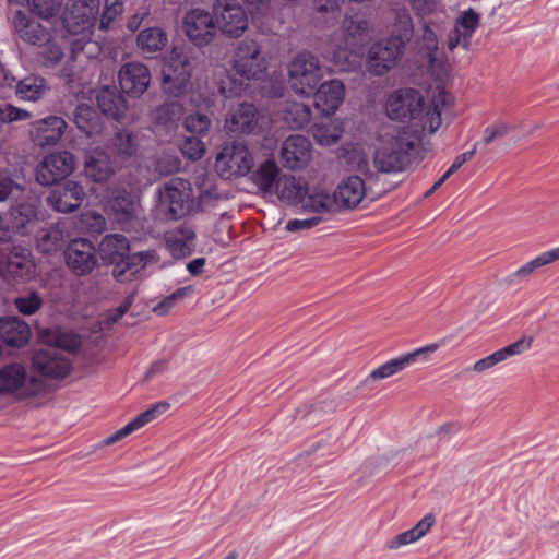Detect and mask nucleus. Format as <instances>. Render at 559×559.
<instances>
[{
  "mask_svg": "<svg viewBox=\"0 0 559 559\" xmlns=\"http://www.w3.org/2000/svg\"><path fill=\"white\" fill-rule=\"evenodd\" d=\"M321 222H322V218L318 215L310 217V218H305V219H298V218L289 219L286 224V229L288 231L295 233V231H299L301 229H309L313 226H317Z\"/></svg>",
  "mask_w": 559,
  "mask_h": 559,
  "instance_id": "obj_62",
  "label": "nucleus"
},
{
  "mask_svg": "<svg viewBox=\"0 0 559 559\" xmlns=\"http://www.w3.org/2000/svg\"><path fill=\"white\" fill-rule=\"evenodd\" d=\"M14 306L24 316H32L43 306V299L37 292H31L27 295L16 297Z\"/></svg>",
  "mask_w": 559,
  "mask_h": 559,
  "instance_id": "obj_47",
  "label": "nucleus"
},
{
  "mask_svg": "<svg viewBox=\"0 0 559 559\" xmlns=\"http://www.w3.org/2000/svg\"><path fill=\"white\" fill-rule=\"evenodd\" d=\"M35 272V264L26 249L15 248L0 261V275L4 278L27 281Z\"/></svg>",
  "mask_w": 559,
  "mask_h": 559,
  "instance_id": "obj_19",
  "label": "nucleus"
},
{
  "mask_svg": "<svg viewBox=\"0 0 559 559\" xmlns=\"http://www.w3.org/2000/svg\"><path fill=\"white\" fill-rule=\"evenodd\" d=\"M96 100L98 108L108 118L120 121L124 117L127 111L126 100L115 91L108 87L102 88L96 95Z\"/></svg>",
  "mask_w": 559,
  "mask_h": 559,
  "instance_id": "obj_35",
  "label": "nucleus"
},
{
  "mask_svg": "<svg viewBox=\"0 0 559 559\" xmlns=\"http://www.w3.org/2000/svg\"><path fill=\"white\" fill-rule=\"evenodd\" d=\"M479 14L473 9L465 10L457 19L455 26L463 33V48L468 49L471 39L479 25Z\"/></svg>",
  "mask_w": 559,
  "mask_h": 559,
  "instance_id": "obj_43",
  "label": "nucleus"
},
{
  "mask_svg": "<svg viewBox=\"0 0 559 559\" xmlns=\"http://www.w3.org/2000/svg\"><path fill=\"white\" fill-rule=\"evenodd\" d=\"M368 194V188L359 176H349L336 188L333 198L337 206L354 209Z\"/></svg>",
  "mask_w": 559,
  "mask_h": 559,
  "instance_id": "obj_23",
  "label": "nucleus"
},
{
  "mask_svg": "<svg viewBox=\"0 0 559 559\" xmlns=\"http://www.w3.org/2000/svg\"><path fill=\"white\" fill-rule=\"evenodd\" d=\"M423 52L427 58L432 73H442L445 70V58L439 50L437 35L429 28H426L423 36Z\"/></svg>",
  "mask_w": 559,
  "mask_h": 559,
  "instance_id": "obj_38",
  "label": "nucleus"
},
{
  "mask_svg": "<svg viewBox=\"0 0 559 559\" xmlns=\"http://www.w3.org/2000/svg\"><path fill=\"white\" fill-rule=\"evenodd\" d=\"M181 152L189 159H200L205 153V145L198 136H188L181 144Z\"/></svg>",
  "mask_w": 559,
  "mask_h": 559,
  "instance_id": "obj_53",
  "label": "nucleus"
},
{
  "mask_svg": "<svg viewBox=\"0 0 559 559\" xmlns=\"http://www.w3.org/2000/svg\"><path fill=\"white\" fill-rule=\"evenodd\" d=\"M31 117V112L25 109L15 107L11 104L0 105V123L23 121Z\"/></svg>",
  "mask_w": 559,
  "mask_h": 559,
  "instance_id": "obj_51",
  "label": "nucleus"
},
{
  "mask_svg": "<svg viewBox=\"0 0 559 559\" xmlns=\"http://www.w3.org/2000/svg\"><path fill=\"white\" fill-rule=\"evenodd\" d=\"M334 199L332 200L328 194H313L307 195L301 206L313 211L314 213L330 212L333 207Z\"/></svg>",
  "mask_w": 559,
  "mask_h": 559,
  "instance_id": "obj_50",
  "label": "nucleus"
},
{
  "mask_svg": "<svg viewBox=\"0 0 559 559\" xmlns=\"http://www.w3.org/2000/svg\"><path fill=\"white\" fill-rule=\"evenodd\" d=\"M213 11L217 27L229 37L237 38L247 29V14L237 0H216Z\"/></svg>",
  "mask_w": 559,
  "mask_h": 559,
  "instance_id": "obj_9",
  "label": "nucleus"
},
{
  "mask_svg": "<svg viewBox=\"0 0 559 559\" xmlns=\"http://www.w3.org/2000/svg\"><path fill=\"white\" fill-rule=\"evenodd\" d=\"M66 264L76 276L90 274L97 264L96 249L84 238L73 239L64 250Z\"/></svg>",
  "mask_w": 559,
  "mask_h": 559,
  "instance_id": "obj_11",
  "label": "nucleus"
},
{
  "mask_svg": "<svg viewBox=\"0 0 559 559\" xmlns=\"http://www.w3.org/2000/svg\"><path fill=\"white\" fill-rule=\"evenodd\" d=\"M314 93V105L325 116L336 111L345 95L344 84L340 80H330L320 84Z\"/></svg>",
  "mask_w": 559,
  "mask_h": 559,
  "instance_id": "obj_22",
  "label": "nucleus"
},
{
  "mask_svg": "<svg viewBox=\"0 0 559 559\" xmlns=\"http://www.w3.org/2000/svg\"><path fill=\"white\" fill-rule=\"evenodd\" d=\"M312 134L320 145L330 146L340 140L342 130L333 123H320L314 124Z\"/></svg>",
  "mask_w": 559,
  "mask_h": 559,
  "instance_id": "obj_44",
  "label": "nucleus"
},
{
  "mask_svg": "<svg viewBox=\"0 0 559 559\" xmlns=\"http://www.w3.org/2000/svg\"><path fill=\"white\" fill-rule=\"evenodd\" d=\"M253 167V157L247 145L240 142L227 144L218 153L215 170L224 179L246 176Z\"/></svg>",
  "mask_w": 559,
  "mask_h": 559,
  "instance_id": "obj_6",
  "label": "nucleus"
},
{
  "mask_svg": "<svg viewBox=\"0 0 559 559\" xmlns=\"http://www.w3.org/2000/svg\"><path fill=\"white\" fill-rule=\"evenodd\" d=\"M191 66L187 58H171L163 68V90L171 97H179L190 87Z\"/></svg>",
  "mask_w": 559,
  "mask_h": 559,
  "instance_id": "obj_12",
  "label": "nucleus"
},
{
  "mask_svg": "<svg viewBox=\"0 0 559 559\" xmlns=\"http://www.w3.org/2000/svg\"><path fill=\"white\" fill-rule=\"evenodd\" d=\"M405 43L401 36H391L373 44L368 53V70L373 75H383L402 57Z\"/></svg>",
  "mask_w": 559,
  "mask_h": 559,
  "instance_id": "obj_7",
  "label": "nucleus"
},
{
  "mask_svg": "<svg viewBox=\"0 0 559 559\" xmlns=\"http://www.w3.org/2000/svg\"><path fill=\"white\" fill-rule=\"evenodd\" d=\"M437 348L436 345L418 348L412 353H407L394 359H391L378 368H376L369 376V379L379 381L386 378H390L402 370L406 369L408 366L414 364L418 357L424 355L427 352H433Z\"/></svg>",
  "mask_w": 559,
  "mask_h": 559,
  "instance_id": "obj_26",
  "label": "nucleus"
},
{
  "mask_svg": "<svg viewBox=\"0 0 559 559\" xmlns=\"http://www.w3.org/2000/svg\"><path fill=\"white\" fill-rule=\"evenodd\" d=\"M512 129L513 127L503 120L495 121L485 128L481 140L478 142L480 143L479 147H487L491 145L493 142L506 136Z\"/></svg>",
  "mask_w": 559,
  "mask_h": 559,
  "instance_id": "obj_45",
  "label": "nucleus"
},
{
  "mask_svg": "<svg viewBox=\"0 0 559 559\" xmlns=\"http://www.w3.org/2000/svg\"><path fill=\"white\" fill-rule=\"evenodd\" d=\"M216 21L210 12L202 9H193L183 20V29L189 39L197 46L207 44L214 36Z\"/></svg>",
  "mask_w": 559,
  "mask_h": 559,
  "instance_id": "obj_14",
  "label": "nucleus"
},
{
  "mask_svg": "<svg viewBox=\"0 0 559 559\" xmlns=\"http://www.w3.org/2000/svg\"><path fill=\"white\" fill-rule=\"evenodd\" d=\"M418 139L407 132H401L386 145L374 153V165L381 173H397L409 164Z\"/></svg>",
  "mask_w": 559,
  "mask_h": 559,
  "instance_id": "obj_2",
  "label": "nucleus"
},
{
  "mask_svg": "<svg viewBox=\"0 0 559 559\" xmlns=\"http://www.w3.org/2000/svg\"><path fill=\"white\" fill-rule=\"evenodd\" d=\"M546 263L542 257V254L537 255L535 259L528 261L524 265H522L519 270H516L512 275H510V283L520 282L525 277L531 276L538 267L545 266Z\"/></svg>",
  "mask_w": 559,
  "mask_h": 559,
  "instance_id": "obj_55",
  "label": "nucleus"
},
{
  "mask_svg": "<svg viewBox=\"0 0 559 559\" xmlns=\"http://www.w3.org/2000/svg\"><path fill=\"white\" fill-rule=\"evenodd\" d=\"M266 68V59L261 55L257 41L245 39L239 43L234 57V70L237 74L248 80H257Z\"/></svg>",
  "mask_w": 559,
  "mask_h": 559,
  "instance_id": "obj_8",
  "label": "nucleus"
},
{
  "mask_svg": "<svg viewBox=\"0 0 559 559\" xmlns=\"http://www.w3.org/2000/svg\"><path fill=\"white\" fill-rule=\"evenodd\" d=\"M191 292H192V288L190 286L178 288L170 296H168L163 301L157 304L154 307V311L159 316L165 314L173 307L176 299L183 298L185 296L189 295Z\"/></svg>",
  "mask_w": 559,
  "mask_h": 559,
  "instance_id": "obj_58",
  "label": "nucleus"
},
{
  "mask_svg": "<svg viewBox=\"0 0 559 559\" xmlns=\"http://www.w3.org/2000/svg\"><path fill=\"white\" fill-rule=\"evenodd\" d=\"M102 259L117 265L130 251V243L126 236L120 234L106 235L99 245Z\"/></svg>",
  "mask_w": 559,
  "mask_h": 559,
  "instance_id": "obj_31",
  "label": "nucleus"
},
{
  "mask_svg": "<svg viewBox=\"0 0 559 559\" xmlns=\"http://www.w3.org/2000/svg\"><path fill=\"white\" fill-rule=\"evenodd\" d=\"M159 207L169 219L186 216L192 204V189L188 180L171 178L157 188Z\"/></svg>",
  "mask_w": 559,
  "mask_h": 559,
  "instance_id": "obj_3",
  "label": "nucleus"
},
{
  "mask_svg": "<svg viewBox=\"0 0 559 559\" xmlns=\"http://www.w3.org/2000/svg\"><path fill=\"white\" fill-rule=\"evenodd\" d=\"M531 346V341H525L524 338L514 342L513 344H510L491 355L481 358L477 360L474 366L473 370L476 372H483L485 370H488L492 368L493 366L498 365L499 362H502L507 360L509 357L520 355L525 349H527Z\"/></svg>",
  "mask_w": 559,
  "mask_h": 559,
  "instance_id": "obj_34",
  "label": "nucleus"
},
{
  "mask_svg": "<svg viewBox=\"0 0 559 559\" xmlns=\"http://www.w3.org/2000/svg\"><path fill=\"white\" fill-rule=\"evenodd\" d=\"M75 167L74 156L69 152L52 153L36 167V180L43 186L55 185L68 177Z\"/></svg>",
  "mask_w": 559,
  "mask_h": 559,
  "instance_id": "obj_10",
  "label": "nucleus"
},
{
  "mask_svg": "<svg viewBox=\"0 0 559 559\" xmlns=\"http://www.w3.org/2000/svg\"><path fill=\"white\" fill-rule=\"evenodd\" d=\"M46 47L41 52V58L46 67H53L59 63L63 58V50L57 43L48 41L45 43Z\"/></svg>",
  "mask_w": 559,
  "mask_h": 559,
  "instance_id": "obj_56",
  "label": "nucleus"
},
{
  "mask_svg": "<svg viewBox=\"0 0 559 559\" xmlns=\"http://www.w3.org/2000/svg\"><path fill=\"white\" fill-rule=\"evenodd\" d=\"M183 126L190 133L202 134L209 130L211 126V119L204 114L195 112L188 115L185 118Z\"/></svg>",
  "mask_w": 559,
  "mask_h": 559,
  "instance_id": "obj_49",
  "label": "nucleus"
},
{
  "mask_svg": "<svg viewBox=\"0 0 559 559\" xmlns=\"http://www.w3.org/2000/svg\"><path fill=\"white\" fill-rule=\"evenodd\" d=\"M43 383L35 377H28L25 367L12 362L0 368V395L25 400L38 394Z\"/></svg>",
  "mask_w": 559,
  "mask_h": 559,
  "instance_id": "obj_4",
  "label": "nucleus"
},
{
  "mask_svg": "<svg viewBox=\"0 0 559 559\" xmlns=\"http://www.w3.org/2000/svg\"><path fill=\"white\" fill-rule=\"evenodd\" d=\"M170 405L167 402H158L148 409L140 413L138 416L143 423V425H146L151 423L152 420L156 419L158 416L164 414L169 409Z\"/></svg>",
  "mask_w": 559,
  "mask_h": 559,
  "instance_id": "obj_61",
  "label": "nucleus"
},
{
  "mask_svg": "<svg viewBox=\"0 0 559 559\" xmlns=\"http://www.w3.org/2000/svg\"><path fill=\"white\" fill-rule=\"evenodd\" d=\"M62 242V233L56 227H49L43 230L37 240V247L43 253H50L61 248Z\"/></svg>",
  "mask_w": 559,
  "mask_h": 559,
  "instance_id": "obj_46",
  "label": "nucleus"
},
{
  "mask_svg": "<svg viewBox=\"0 0 559 559\" xmlns=\"http://www.w3.org/2000/svg\"><path fill=\"white\" fill-rule=\"evenodd\" d=\"M450 96L443 88H437L428 107L421 93L405 87L392 92L385 103V111L391 120L415 121L421 130L435 133L442 123V111L449 106Z\"/></svg>",
  "mask_w": 559,
  "mask_h": 559,
  "instance_id": "obj_1",
  "label": "nucleus"
},
{
  "mask_svg": "<svg viewBox=\"0 0 559 559\" xmlns=\"http://www.w3.org/2000/svg\"><path fill=\"white\" fill-rule=\"evenodd\" d=\"M31 337L29 325L16 318L8 317L0 319V338L11 347H22L27 344Z\"/></svg>",
  "mask_w": 559,
  "mask_h": 559,
  "instance_id": "obj_27",
  "label": "nucleus"
},
{
  "mask_svg": "<svg viewBox=\"0 0 559 559\" xmlns=\"http://www.w3.org/2000/svg\"><path fill=\"white\" fill-rule=\"evenodd\" d=\"M33 367L40 376L51 379H63L71 370L70 361L58 347L37 350L33 357Z\"/></svg>",
  "mask_w": 559,
  "mask_h": 559,
  "instance_id": "obj_13",
  "label": "nucleus"
},
{
  "mask_svg": "<svg viewBox=\"0 0 559 559\" xmlns=\"http://www.w3.org/2000/svg\"><path fill=\"white\" fill-rule=\"evenodd\" d=\"M412 8L421 17L431 14L437 8V0H413Z\"/></svg>",
  "mask_w": 559,
  "mask_h": 559,
  "instance_id": "obj_64",
  "label": "nucleus"
},
{
  "mask_svg": "<svg viewBox=\"0 0 559 559\" xmlns=\"http://www.w3.org/2000/svg\"><path fill=\"white\" fill-rule=\"evenodd\" d=\"M167 41L166 34L158 27H148L139 33L136 43L143 53L160 51Z\"/></svg>",
  "mask_w": 559,
  "mask_h": 559,
  "instance_id": "obj_40",
  "label": "nucleus"
},
{
  "mask_svg": "<svg viewBox=\"0 0 559 559\" xmlns=\"http://www.w3.org/2000/svg\"><path fill=\"white\" fill-rule=\"evenodd\" d=\"M67 122L58 116H48L32 123L29 136L39 147L56 145L64 133Z\"/></svg>",
  "mask_w": 559,
  "mask_h": 559,
  "instance_id": "obj_18",
  "label": "nucleus"
},
{
  "mask_svg": "<svg viewBox=\"0 0 559 559\" xmlns=\"http://www.w3.org/2000/svg\"><path fill=\"white\" fill-rule=\"evenodd\" d=\"M48 90L46 80L37 75H27L15 85V95L21 100L37 102L44 97Z\"/></svg>",
  "mask_w": 559,
  "mask_h": 559,
  "instance_id": "obj_37",
  "label": "nucleus"
},
{
  "mask_svg": "<svg viewBox=\"0 0 559 559\" xmlns=\"http://www.w3.org/2000/svg\"><path fill=\"white\" fill-rule=\"evenodd\" d=\"M13 25L19 37L28 45L41 46L51 38L48 28L22 11L16 12L13 19Z\"/></svg>",
  "mask_w": 559,
  "mask_h": 559,
  "instance_id": "obj_21",
  "label": "nucleus"
},
{
  "mask_svg": "<svg viewBox=\"0 0 559 559\" xmlns=\"http://www.w3.org/2000/svg\"><path fill=\"white\" fill-rule=\"evenodd\" d=\"M138 141L135 135L128 130L118 131L111 139V153L121 160H126L136 154Z\"/></svg>",
  "mask_w": 559,
  "mask_h": 559,
  "instance_id": "obj_39",
  "label": "nucleus"
},
{
  "mask_svg": "<svg viewBox=\"0 0 559 559\" xmlns=\"http://www.w3.org/2000/svg\"><path fill=\"white\" fill-rule=\"evenodd\" d=\"M27 4L34 14L45 20L55 16L60 7L57 0H27Z\"/></svg>",
  "mask_w": 559,
  "mask_h": 559,
  "instance_id": "obj_48",
  "label": "nucleus"
},
{
  "mask_svg": "<svg viewBox=\"0 0 559 559\" xmlns=\"http://www.w3.org/2000/svg\"><path fill=\"white\" fill-rule=\"evenodd\" d=\"M114 217L121 226L128 224L135 217L136 202L132 193L122 191L116 194L109 202Z\"/></svg>",
  "mask_w": 559,
  "mask_h": 559,
  "instance_id": "obj_36",
  "label": "nucleus"
},
{
  "mask_svg": "<svg viewBox=\"0 0 559 559\" xmlns=\"http://www.w3.org/2000/svg\"><path fill=\"white\" fill-rule=\"evenodd\" d=\"M281 159L288 169H300L308 165L312 155V145L304 135H290L282 144Z\"/></svg>",
  "mask_w": 559,
  "mask_h": 559,
  "instance_id": "obj_15",
  "label": "nucleus"
},
{
  "mask_svg": "<svg viewBox=\"0 0 559 559\" xmlns=\"http://www.w3.org/2000/svg\"><path fill=\"white\" fill-rule=\"evenodd\" d=\"M289 84L295 93L310 96L317 90L322 70L317 57L310 53H300L289 64Z\"/></svg>",
  "mask_w": 559,
  "mask_h": 559,
  "instance_id": "obj_5",
  "label": "nucleus"
},
{
  "mask_svg": "<svg viewBox=\"0 0 559 559\" xmlns=\"http://www.w3.org/2000/svg\"><path fill=\"white\" fill-rule=\"evenodd\" d=\"M275 192L278 198L287 204L300 205L304 204L308 195V185L301 178L285 175L280 178L275 187Z\"/></svg>",
  "mask_w": 559,
  "mask_h": 559,
  "instance_id": "obj_29",
  "label": "nucleus"
},
{
  "mask_svg": "<svg viewBox=\"0 0 559 559\" xmlns=\"http://www.w3.org/2000/svg\"><path fill=\"white\" fill-rule=\"evenodd\" d=\"M153 257V251H141L133 254H129L128 252L123 260L114 266L112 275L119 282L129 281L140 270L144 269Z\"/></svg>",
  "mask_w": 559,
  "mask_h": 559,
  "instance_id": "obj_30",
  "label": "nucleus"
},
{
  "mask_svg": "<svg viewBox=\"0 0 559 559\" xmlns=\"http://www.w3.org/2000/svg\"><path fill=\"white\" fill-rule=\"evenodd\" d=\"M166 246L176 259L190 255L195 247V233L190 227H181L168 235Z\"/></svg>",
  "mask_w": 559,
  "mask_h": 559,
  "instance_id": "obj_32",
  "label": "nucleus"
},
{
  "mask_svg": "<svg viewBox=\"0 0 559 559\" xmlns=\"http://www.w3.org/2000/svg\"><path fill=\"white\" fill-rule=\"evenodd\" d=\"M85 198L84 188L73 180L51 190L47 201L51 207L61 213H71L80 207Z\"/></svg>",
  "mask_w": 559,
  "mask_h": 559,
  "instance_id": "obj_17",
  "label": "nucleus"
},
{
  "mask_svg": "<svg viewBox=\"0 0 559 559\" xmlns=\"http://www.w3.org/2000/svg\"><path fill=\"white\" fill-rule=\"evenodd\" d=\"M122 11L123 7L119 0H106L105 10L99 23L100 29H108L110 24L122 13Z\"/></svg>",
  "mask_w": 559,
  "mask_h": 559,
  "instance_id": "obj_54",
  "label": "nucleus"
},
{
  "mask_svg": "<svg viewBox=\"0 0 559 559\" xmlns=\"http://www.w3.org/2000/svg\"><path fill=\"white\" fill-rule=\"evenodd\" d=\"M84 173L95 182H105L114 175L115 166L107 153L95 150L85 157Z\"/></svg>",
  "mask_w": 559,
  "mask_h": 559,
  "instance_id": "obj_28",
  "label": "nucleus"
},
{
  "mask_svg": "<svg viewBox=\"0 0 559 559\" xmlns=\"http://www.w3.org/2000/svg\"><path fill=\"white\" fill-rule=\"evenodd\" d=\"M73 121L78 129L87 136L99 134L103 130L100 115L94 107L87 104H79L75 107Z\"/></svg>",
  "mask_w": 559,
  "mask_h": 559,
  "instance_id": "obj_33",
  "label": "nucleus"
},
{
  "mask_svg": "<svg viewBox=\"0 0 559 559\" xmlns=\"http://www.w3.org/2000/svg\"><path fill=\"white\" fill-rule=\"evenodd\" d=\"M250 181L263 195H271L281 178V169L273 158H265L250 170Z\"/></svg>",
  "mask_w": 559,
  "mask_h": 559,
  "instance_id": "obj_24",
  "label": "nucleus"
},
{
  "mask_svg": "<svg viewBox=\"0 0 559 559\" xmlns=\"http://www.w3.org/2000/svg\"><path fill=\"white\" fill-rule=\"evenodd\" d=\"M94 10L84 0H74L67 7L62 23L71 34H79L92 25Z\"/></svg>",
  "mask_w": 559,
  "mask_h": 559,
  "instance_id": "obj_25",
  "label": "nucleus"
},
{
  "mask_svg": "<svg viewBox=\"0 0 559 559\" xmlns=\"http://www.w3.org/2000/svg\"><path fill=\"white\" fill-rule=\"evenodd\" d=\"M435 522V515L432 513H428L411 530L415 534L416 538L419 540L430 531Z\"/></svg>",
  "mask_w": 559,
  "mask_h": 559,
  "instance_id": "obj_63",
  "label": "nucleus"
},
{
  "mask_svg": "<svg viewBox=\"0 0 559 559\" xmlns=\"http://www.w3.org/2000/svg\"><path fill=\"white\" fill-rule=\"evenodd\" d=\"M311 117L310 106L297 102L287 103L283 111V119L292 129H302L310 122Z\"/></svg>",
  "mask_w": 559,
  "mask_h": 559,
  "instance_id": "obj_41",
  "label": "nucleus"
},
{
  "mask_svg": "<svg viewBox=\"0 0 559 559\" xmlns=\"http://www.w3.org/2000/svg\"><path fill=\"white\" fill-rule=\"evenodd\" d=\"M11 215L14 218L13 224L16 228H25L35 216V213L31 206L21 205L17 209H12Z\"/></svg>",
  "mask_w": 559,
  "mask_h": 559,
  "instance_id": "obj_59",
  "label": "nucleus"
},
{
  "mask_svg": "<svg viewBox=\"0 0 559 559\" xmlns=\"http://www.w3.org/2000/svg\"><path fill=\"white\" fill-rule=\"evenodd\" d=\"M23 188L10 177H0V202L16 200Z\"/></svg>",
  "mask_w": 559,
  "mask_h": 559,
  "instance_id": "obj_52",
  "label": "nucleus"
},
{
  "mask_svg": "<svg viewBox=\"0 0 559 559\" xmlns=\"http://www.w3.org/2000/svg\"><path fill=\"white\" fill-rule=\"evenodd\" d=\"M181 117V106L178 103H166L155 110L154 119L157 127H163L166 132L175 130Z\"/></svg>",
  "mask_w": 559,
  "mask_h": 559,
  "instance_id": "obj_42",
  "label": "nucleus"
},
{
  "mask_svg": "<svg viewBox=\"0 0 559 559\" xmlns=\"http://www.w3.org/2000/svg\"><path fill=\"white\" fill-rule=\"evenodd\" d=\"M118 79L123 93L132 97H139L147 90L151 73L143 63L128 62L121 67Z\"/></svg>",
  "mask_w": 559,
  "mask_h": 559,
  "instance_id": "obj_16",
  "label": "nucleus"
},
{
  "mask_svg": "<svg viewBox=\"0 0 559 559\" xmlns=\"http://www.w3.org/2000/svg\"><path fill=\"white\" fill-rule=\"evenodd\" d=\"M415 534L409 528L405 532H402L397 535H395L393 538L389 539L385 544V547L391 550L399 549L403 546L409 545L412 543L417 542Z\"/></svg>",
  "mask_w": 559,
  "mask_h": 559,
  "instance_id": "obj_60",
  "label": "nucleus"
},
{
  "mask_svg": "<svg viewBox=\"0 0 559 559\" xmlns=\"http://www.w3.org/2000/svg\"><path fill=\"white\" fill-rule=\"evenodd\" d=\"M143 426H144L143 423L141 421L139 416H136L130 423H128L126 426H123L122 428L117 430L115 433H112L111 436L106 438L104 440V442L107 445L112 444V443L126 438L127 436H129L130 433L134 432L135 430L140 429Z\"/></svg>",
  "mask_w": 559,
  "mask_h": 559,
  "instance_id": "obj_57",
  "label": "nucleus"
},
{
  "mask_svg": "<svg viewBox=\"0 0 559 559\" xmlns=\"http://www.w3.org/2000/svg\"><path fill=\"white\" fill-rule=\"evenodd\" d=\"M260 114L253 104H240L226 118L225 128L233 134H251L259 129Z\"/></svg>",
  "mask_w": 559,
  "mask_h": 559,
  "instance_id": "obj_20",
  "label": "nucleus"
}]
</instances>
